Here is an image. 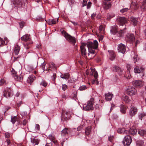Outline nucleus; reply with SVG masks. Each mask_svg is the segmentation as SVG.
Returning <instances> with one entry per match:
<instances>
[{"label":"nucleus","mask_w":146,"mask_h":146,"mask_svg":"<svg viewBox=\"0 0 146 146\" xmlns=\"http://www.w3.org/2000/svg\"><path fill=\"white\" fill-rule=\"evenodd\" d=\"M87 46L90 52L93 54L95 49L97 48L98 46V43L96 40H94V42H88Z\"/></svg>","instance_id":"f257e3e1"},{"label":"nucleus","mask_w":146,"mask_h":146,"mask_svg":"<svg viewBox=\"0 0 146 146\" xmlns=\"http://www.w3.org/2000/svg\"><path fill=\"white\" fill-rule=\"evenodd\" d=\"M21 39L22 40L26 42L24 44L26 48L28 49L29 47H27V46H29L30 44L33 43L31 40L30 36L28 34H26L24 35L21 37Z\"/></svg>","instance_id":"f03ea898"},{"label":"nucleus","mask_w":146,"mask_h":146,"mask_svg":"<svg viewBox=\"0 0 146 146\" xmlns=\"http://www.w3.org/2000/svg\"><path fill=\"white\" fill-rule=\"evenodd\" d=\"M94 103V99L93 98H91L88 102L87 105H84L83 108L84 110H93L94 109L93 105Z\"/></svg>","instance_id":"7ed1b4c3"},{"label":"nucleus","mask_w":146,"mask_h":146,"mask_svg":"<svg viewBox=\"0 0 146 146\" xmlns=\"http://www.w3.org/2000/svg\"><path fill=\"white\" fill-rule=\"evenodd\" d=\"M62 35L66 38L69 41L72 43L73 45H75L76 42L75 38L67 34L64 31H61Z\"/></svg>","instance_id":"20e7f679"},{"label":"nucleus","mask_w":146,"mask_h":146,"mask_svg":"<svg viewBox=\"0 0 146 146\" xmlns=\"http://www.w3.org/2000/svg\"><path fill=\"white\" fill-rule=\"evenodd\" d=\"M11 74L14 77V79L16 80L21 82L22 81L23 78V75L22 74H20V72H19V75L18 76L17 72L13 68L11 71Z\"/></svg>","instance_id":"39448f33"},{"label":"nucleus","mask_w":146,"mask_h":146,"mask_svg":"<svg viewBox=\"0 0 146 146\" xmlns=\"http://www.w3.org/2000/svg\"><path fill=\"white\" fill-rule=\"evenodd\" d=\"M137 91L133 87L129 86L126 90L127 94L131 96L136 94Z\"/></svg>","instance_id":"423d86ee"},{"label":"nucleus","mask_w":146,"mask_h":146,"mask_svg":"<svg viewBox=\"0 0 146 146\" xmlns=\"http://www.w3.org/2000/svg\"><path fill=\"white\" fill-rule=\"evenodd\" d=\"M132 142V139L129 135L125 136L123 141V143L124 146H129Z\"/></svg>","instance_id":"0eeeda50"},{"label":"nucleus","mask_w":146,"mask_h":146,"mask_svg":"<svg viewBox=\"0 0 146 146\" xmlns=\"http://www.w3.org/2000/svg\"><path fill=\"white\" fill-rule=\"evenodd\" d=\"M26 0H14L13 1V4L14 6L13 7H20L23 5V3Z\"/></svg>","instance_id":"6e6552de"},{"label":"nucleus","mask_w":146,"mask_h":146,"mask_svg":"<svg viewBox=\"0 0 146 146\" xmlns=\"http://www.w3.org/2000/svg\"><path fill=\"white\" fill-rule=\"evenodd\" d=\"M117 21L119 25L123 26L127 22V19L125 17H119L117 18Z\"/></svg>","instance_id":"1a4fd4ad"},{"label":"nucleus","mask_w":146,"mask_h":146,"mask_svg":"<svg viewBox=\"0 0 146 146\" xmlns=\"http://www.w3.org/2000/svg\"><path fill=\"white\" fill-rule=\"evenodd\" d=\"M3 96L7 98L10 97L13 95L12 91L9 88L5 89L3 92Z\"/></svg>","instance_id":"9d476101"},{"label":"nucleus","mask_w":146,"mask_h":146,"mask_svg":"<svg viewBox=\"0 0 146 146\" xmlns=\"http://www.w3.org/2000/svg\"><path fill=\"white\" fill-rule=\"evenodd\" d=\"M118 50L119 52L124 54L126 51L125 45L122 43H120L118 45Z\"/></svg>","instance_id":"9b49d317"},{"label":"nucleus","mask_w":146,"mask_h":146,"mask_svg":"<svg viewBox=\"0 0 146 146\" xmlns=\"http://www.w3.org/2000/svg\"><path fill=\"white\" fill-rule=\"evenodd\" d=\"M126 41L128 42H131L135 40V38L133 35L131 33H128L125 37Z\"/></svg>","instance_id":"f8f14e48"},{"label":"nucleus","mask_w":146,"mask_h":146,"mask_svg":"<svg viewBox=\"0 0 146 146\" xmlns=\"http://www.w3.org/2000/svg\"><path fill=\"white\" fill-rule=\"evenodd\" d=\"M132 84L133 86L137 88L141 87L143 85V82L139 80L133 81Z\"/></svg>","instance_id":"ddd939ff"},{"label":"nucleus","mask_w":146,"mask_h":146,"mask_svg":"<svg viewBox=\"0 0 146 146\" xmlns=\"http://www.w3.org/2000/svg\"><path fill=\"white\" fill-rule=\"evenodd\" d=\"M137 109L135 107H132L129 110V115L131 116H133L137 113Z\"/></svg>","instance_id":"4468645a"},{"label":"nucleus","mask_w":146,"mask_h":146,"mask_svg":"<svg viewBox=\"0 0 146 146\" xmlns=\"http://www.w3.org/2000/svg\"><path fill=\"white\" fill-rule=\"evenodd\" d=\"M86 44L84 43H82L81 46L80 47V50L82 56L85 57L86 55V49L85 47Z\"/></svg>","instance_id":"2eb2a0df"},{"label":"nucleus","mask_w":146,"mask_h":146,"mask_svg":"<svg viewBox=\"0 0 146 146\" xmlns=\"http://www.w3.org/2000/svg\"><path fill=\"white\" fill-rule=\"evenodd\" d=\"M65 114L66 116L64 114L62 115V116L61 119L63 121H66L68 120L69 116L70 115V111H67L65 112Z\"/></svg>","instance_id":"dca6fc26"},{"label":"nucleus","mask_w":146,"mask_h":146,"mask_svg":"<svg viewBox=\"0 0 146 146\" xmlns=\"http://www.w3.org/2000/svg\"><path fill=\"white\" fill-rule=\"evenodd\" d=\"M31 142L34 145H38L40 141V140L34 137H32L31 138Z\"/></svg>","instance_id":"f3484780"},{"label":"nucleus","mask_w":146,"mask_h":146,"mask_svg":"<svg viewBox=\"0 0 146 146\" xmlns=\"http://www.w3.org/2000/svg\"><path fill=\"white\" fill-rule=\"evenodd\" d=\"M36 77L35 76L31 74L28 77L27 80V82L30 84H31L33 81L36 79Z\"/></svg>","instance_id":"a211bd4d"},{"label":"nucleus","mask_w":146,"mask_h":146,"mask_svg":"<svg viewBox=\"0 0 146 146\" xmlns=\"http://www.w3.org/2000/svg\"><path fill=\"white\" fill-rule=\"evenodd\" d=\"M26 56L31 58L37 57V55L32 51L28 52L26 55Z\"/></svg>","instance_id":"6ab92c4d"},{"label":"nucleus","mask_w":146,"mask_h":146,"mask_svg":"<svg viewBox=\"0 0 146 146\" xmlns=\"http://www.w3.org/2000/svg\"><path fill=\"white\" fill-rule=\"evenodd\" d=\"M112 70L113 71L118 72L120 74H121L123 71L122 69H121L119 67L117 66H115L113 67Z\"/></svg>","instance_id":"aec40b11"},{"label":"nucleus","mask_w":146,"mask_h":146,"mask_svg":"<svg viewBox=\"0 0 146 146\" xmlns=\"http://www.w3.org/2000/svg\"><path fill=\"white\" fill-rule=\"evenodd\" d=\"M121 99L122 100L126 103H129L131 101L128 96L125 95H124L122 96Z\"/></svg>","instance_id":"412c9836"},{"label":"nucleus","mask_w":146,"mask_h":146,"mask_svg":"<svg viewBox=\"0 0 146 146\" xmlns=\"http://www.w3.org/2000/svg\"><path fill=\"white\" fill-rule=\"evenodd\" d=\"M117 132L120 134H127L128 130H125V128H117Z\"/></svg>","instance_id":"4be33fe9"},{"label":"nucleus","mask_w":146,"mask_h":146,"mask_svg":"<svg viewBox=\"0 0 146 146\" xmlns=\"http://www.w3.org/2000/svg\"><path fill=\"white\" fill-rule=\"evenodd\" d=\"M131 23L134 26L137 25L138 23V18L134 17H131L130 19Z\"/></svg>","instance_id":"5701e85b"},{"label":"nucleus","mask_w":146,"mask_h":146,"mask_svg":"<svg viewBox=\"0 0 146 146\" xmlns=\"http://www.w3.org/2000/svg\"><path fill=\"white\" fill-rule=\"evenodd\" d=\"M110 5V0H104V7L106 9H109Z\"/></svg>","instance_id":"b1692460"},{"label":"nucleus","mask_w":146,"mask_h":146,"mask_svg":"<svg viewBox=\"0 0 146 146\" xmlns=\"http://www.w3.org/2000/svg\"><path fill=\"white\" fill-rule=\"evenodd\" d=\"M117 26H114L111 27L110 31L113 35H115L117 31Z\"/></svg>","instance_id":"393cba45"},{"label":"nucleus","mask_w":146,"mask_h":146,"mask_svg":"<svg viewBox=\"0 0 146 146\" xmlns=\"http://www.w3.org/2000/svg\"><path fill=\"white\" fill-rule=\"evenodd\" d=\"M137 132V130L136 128H130L129 131H128V133H129L130 134L134 135H135Z\"/></svg>","instance_id":"a878e982"},{"label":"nucleus","mask_w":146,"mask_h":146,"mask_svg":"<svg viewBox=\"0 0 146 146\" xmlns=\"http://www.w3.org/2000/svg\"><path fill=\"white\" fill-rule=\"evenodd\" d=\"M143 70V68H140L138 66H136L134 69V71L135 73H139Z\"/></svg>","instance_id":"bb28decb"},{"label":"nucleus","mask_w":146,"mask_h":146,"mask_svg":"<svg viewBox=\"0 0 146 146\" xmlns=\"http://www.w3.org/2000/svg\"><path fill=\"white\" fill-rule=\"evenodd\" d=\"M20 48L19 46L18 45H16L15 47L13 53H14L15 55H17L19 52Z\"/></svg>","instance_id":"cd10ccee"},{"label":"nucleus","mask_w":146,"mask_h":146,"mask_svg":"<svg viewBox=\"0 0 146 146\" xmlns=\"http://www.w3.org/2000/svg\"><path fill=\"white\" fill-rule=\"evenodd\" d=\"M115 52L113 50H110V60H113L115 59Z\"/></svg>","instance_id":"c85d7f7f"},{"label":"nucleus","mask_w":146,"mask_h":146,"mask_svg":"<svg viewBox=\"0 0 146 146\" xmlns=\"http://www.w3.org/2000/svg\"><path fill=\"white\" fill-rule=\"evenodd\" d=\"M138 133L140 135L143 136L146 133V130L142 128H140L139 130Z\"/></svg>","instance_id":"c756f323"},{"label":"nucleus","mask_w":146,"mask_h":146,"mask_svg":"<svg viewBox=\"0 0 146 146\" xmlns=\"http://www.w3.org/2000/svg\"><path fill=\"white\" fill-rule=\"evenodd\" d=\"M120 108L121 112L123 113H125L126 108L124 105H121L120 106Z\"/></svg>","instance_id":"7c9ffc66"},{"label":"nucleus","mask_w":146,"mask_h":146,"mask_svg":"<svg viewBox=\"0 0 146 146\" xmlns=\"http://www.w3.org/2000/svg\"><path fill=\"white\" fill-rule=\"evenodd\" d=\"M144 142L141 140H139L136 141L137 146H142L143 145Z\"/></svg>","instance_id":"2f4dec72"},{"label":"nucleus","mask_w":146,"mask_h":146,"mask_svg":"<svg viewBox=\"0 0 146 146\" xmlns=\"http://www.w3.org/2000/svg\"><path fill=\"white\" fill-rule=\"evenodd\" d=\"M68 128H64L61 131V134L62 136H64L68 133Z\"/></svg>","instance_id":"473e14b6"},{"label":"nucleus","mask_w":146,"mask_h":146,"mask_svg":"<svg viewBox=\"0 0 146 146\" xmlns=\"http://www.w3.org/2000/svg\"><path fill=\"white\" fill-rule=\"evenodd\" d=\"M69 77V74L68 73H65L64 75H61L60 77L63 79H68Z\"/></svg>","instance_id":"72a5a7b5"},{"label":"nucleus","mask_w":146,"mask_h":146,"mask_svg":"<svg viewBox=\"0 0 146 146\" xmlns=\"http://www.w3.org/2000/svg\"><path fill=\"white\" fill-rule=\"evenodd\" d=\"M100 32L102 33H104L105 30V26L103 25H100L99 28Z\"/></svg>","instance_id":"f704fd0d"},{"label":"nucleus","mask_w":146,"mask_h":146,"mask_svg":"<svg viewBox=\"0 0 146 146\" xmlns=\"http://www.w3.org/2000/svg\"><path fill=\"white\" fill-rule=\"evenodd\" d=\"M92 53L90 52L89 51V53L88 54V56H89L90 59H91L93 58L95 56V51H94L93 54Z\"/></svg>","instance_id":"c9c22d12"},{"label":"nucleus","mask_w":146,"mask_h":146,"mask_svg":"<svg viewBox=\"0 0 146 146\" xmlns=\"http://www.w3.org/2000/svg\"><path fill=\"white\" fill-rule=\"evenodd\" d=\"M91 130V128H86L85 132L86 135H88L90 133Z\"/></svg>","instance_id":"e433bc0d"},{"label":"nucleus","mask_w":146,"mask_h":146,"mask_svg":"<svg viewBox=\"0 0 146 146\" xmlns=\"http://www.w3.org/2000/svg\"><path fill=\"white\" fill-rule=\"evenodd\" d=\"M5 41L7 42L6 40V39L5 38L4 40L0 37V46L3 44H6Z\"/></svg>","instance_id":"4c0bfd02"},{"label":"nucleus","mask_w":146,"mask_h":146,"mask_svg":"<svg viewBox=\"0 0 146 146\" xmlns=\"http://www.w3.org/2000/svg\"><path fill=\"white\" fill-rule=\"evenodd\" d=\"M145 115V114L143 112L140 113L139 115V119L141 120H142V118L143 117H144Z\"/></svg>","instance_id":"58836bf2"},{"label":"nucleus","mask_w":146,"mask_h":146,"mask_svg":"<svg viewBox=\"0 0 146 146\" xmlns=\"http://www.w3.org/2000/svg\"><path fill=\"white\" fill-rule=\"evenodd\" d=\"M46 64V63L44 61V62L41 65V67L43 70H47V68H45V66Z\"/></svg>","instance_id":"ea45409f"},{"label":"nucleus","mask_w":146,"mask_h":146,"mask_svg":"<svg viewBox=\"0 0 146 146\" xmlns=\"http://www.w3.org/2000/svg\"><path fill=\"white\" fill-rule=\"evenodd\" d=\"M11 121L13 124H14L17 120V117L16 116H14L11 117Z\"/></svg>","instance_id":"a19ab883"},{"label":"nucleus","mask_w":146,"mask_h":146,"mask_svg":"<svg viewBox=\"0 0 146 146\" xmlns=\"http://www.w3.org/2000/svg\"><path fill=\"white\" fill-rule=\"evenodd\" d=\"M40 85H42L43 86L45 87L47 85V83L45 81L42 80L40 83Z\"/></svg>","instance_id":"79ce46f5"},{"label":"nucleus","mask_w":146,"mask_h":146,"mask_svg":"<svg viewBox=\"0 0 146 146\" xmlns=\"http://www.w3.org/2000/svg\"><path fill=\"white\" fill-rule=\"evenodd\" d=\"M87 87L85 85H83L80 87L79 89L80 91L86 89Z\"/></svg>","instance_id":"37998d69"},{"label":"nucleus","mask_w":146,"mask_h":146,"mask_svg":"<svg viewBox=\"0 0 146 146\" xmlns=\"http://www.w3.org/2000/svg\"><path fill=\"white\" fill-rule=\"evenodd\" d=\"M133 53L135 55L133 58L134 60L135 61H134V63H135L136 61H137L138 56L137 54L135 53L134 52H133Z\"/></svg>","instance_id":"c03bdc74"},{"label":"nucleus","mask_w":146,"mask_h":146,"mask_svg":"<svg viewBox=\"0 0 146 146\" xmlns=\"http://www.w3.org/2000/svg\"><path fill=\"white\" fill-rule=\"evenodd\" d=\"M5 146H7L9 145L11 143L10 140L9 139H7L6 141H5Z\"/></svg>","instance_id":"a18cd8bd"},{"label":"nucleus","mask_w":146,"mask_h":146,"mask_svg":"<svg viewBox=\"0 0 146 146\" xmlns=\"http://www.w3.org/2000/svg\"><path fill=\"white\" fill-rule=\"evenodd\" d=\"M109 97H110V93H108L106 94L105 95V99L107 101H109Z\"/></svg>","instance_id":"49530a36"},{"label":"nucleus","mask_w":146,"mask_h":146,"mask_svg":"<svg viewBox=\"0 0 146 146\" xmlns=\"http://www.w3.org/2000/svg\"><path fill=\"white\" fill-rule=\"evenodd\" d=\"M31 67H30L29 68V71L30 72H31V73H33L35 74H36V72L35 70H34V68H31Z\"/></svg>","instance_id":"de8ad7c7"},{"label":"nucleus","mask_w":146,"mask_h":146,"mask_svg":"<svg viewBox=\"0 0 146 146\" xmlns=\"http://www.w3.org/2000/svg\"><path fill=\"white\" fill-rule=\"evenodd\" d=\"M87 124V122L84 123L83 121H82L81 123V125L78 127V128H82L85 127V125Z\"/></svg>","instance_id":"09e8293b"},{"label":"nucleus","mask_w":146,"mask_h":146,"mask_svg":"<svg viewBox=\"0 0 146 146\" xmlns=\"http://www.w3.org/2000/svg\"><path fill=\"white\" fill-rule=\"evenodd\" d=\"M55 64L53 62H51L49 64V67L50 68H55Z\"/></svg>","instance_id":"8fccbe9b"},{"label":"nucleus","mask_w":146,"mask_h":146,"mask_svg":"<svg viewBox=\"0 0 146 146\" xmlns=\"http://www.w3.org/2000/svg\"><path fill=\"white\" fill-rule=\"evenodd\" d=\"M132 4L133 5H134L136 9H137L138 7H139V5L137 3V2L136 1V2H133V1H132Z\"/></svg>","instance_id":"3c124183"},{"label":"nucleus","mask_w":146,"mask_h":146,"mask_svg":"<svg viewBox=\"0 0 146 146\" xmlns=\"http://www.w3.org/2000/svg\"><path fill=\"white\" fill-rule=\"evenodd\" d=\"M116 107L115 105L113 103L111 104V107L110 108V112L113 110Z\"/></svg>","instance_id":"603ef678"},{"label":"nucleus","mask_w":146,"mask_h":146,"mask_svg":"<svg viewBox=\"0 0 146 146\" xmlns=\"http://www.w3.org/2000/svg\"><path fill=\"white\" fill-rule=\"evenodd\" d=\"M114 137L112 136H110V142H111V143L112 144H114Z\"/></svg>","instance_id":"864d4df0"},{"label":"nucleus","mask_w":146,"mask_h":146,"mask_svg":"<svg viewBox=\"0 0 146 146\" xmlns=\"http://www.w3.org/2000/svg\"><path fill=\"white\" fill-rule=\"evenodd\" d=\"M92 75H94L95 79H96V80L98 77V74L97 72L96 71V72L93 73V74Z\"/></svg>","instance_id":"5fc2aeb1"},{"label":"nucleus","mask_w":146,"mask_h":146,"mask_svg":"<svg viewBox=\"0 0 146 146\" xmlns=\"http://www.w3.org/2000/svg\"><path fill=\"white\" fill-rule=\"evenodd\" d=\"M128 10V8H125L123 9L120 10V11L121 13H123L124 12L127 11Z\"/></svg>","instance_id":"6e6d98bb"},{"label":"nucleus","mask_w":146,"mask_h":146,"mask_svg":"<svg viewBox=\"0 0 146 146\" xmlns=\"http://www.w3.org/2000/svg\"><path fill=\"white\" fill-rule=\"evenodd\" d=\"M67 88V86L66 84H63L62 85V89L63 90L65 91Z\"/></svg>","instance_id":"4d7b16f0"},{"label":"nucleus","mask_w":146,"mask_h":146,"mask_svg":"<svg viewBox=\"0 0 146 146\" xmlns=\"http://www.w3.org/2000/svg\"><path fill=\"white\" fill-rule=\"evenodd\" d=\"M25 23L23 22H21L19 23V24L21 28H22L23 27Z\"/></svg>","instance_id":"13d9d810"},{"label":"nucleus","mask_w":146,"mask_h":146,"mask_svg":"<svg viewBox=\"0 0 146 146\" xmlns=\"http://www.w3.org/2000/svg\"><path fill=\"white\" fill-rule=\"evenodd\" d=\"M52 24H54L56 23V22H58V19H53L51 20Z\"/></svg>","instance_id":"bf43d9fd"},{"label":"nucleus","mask_w":146,"mask_h":146,"mask_svg":"<svg viewBox=\"0 0 146 146\" xmlns=\"http://www.w3.org/2000/svg\"><path fill=\"white\" fill-rule=\"evenodd\" d=\"M5 82V81L4 79H1L0 81V85H3Z\"/></svg>","instance_id":"052dcab7"},{"label":"nucleus","mask_w":146,"mask_h":146,"mask_svg":"<svg viewBox=\"0 0 146 146\" xmlns=\"http://www.w3.org/2000/svg\"><path fill=\"white\" fill-rule=\"evenodd\" d=\"M83 2L82 3V7H83L84 6H86V4L87 3V1L88 0H83Z\"/></svg>","instance_id":"680f3d73"},{"label":"nucleus","mask_w":146,"mask_h":146,"mask_svg":"<svg viewBox=\"0 0 146 146\" xmlns=\"http://www.w3.org/2000/svg\"><path fill=\"white\" fill-rule=\"evenodd\" d=\"M51 141L54 144H56L57 143V141L55 139L54 137L51 140Z\"/></svg>","instance_id":"e2e57ef3"},{"label":"nucleus","mask_w":146,"mask_h":146,"mask_svg":"<svg viewBox=\"0 0 146 146\" xmlns=\"http://www.w3.org/2000/svg\"><path fill=\"white\" fill-rule=\"evenodd\" d=\"M48 137L51 140L54 138V136L53 135L50 134L48 135Z\"/></svg>","instance_id":"0e129e2a"},{"label":"nucleus","mask_w":146,"mask_h":146,"mask_svg":"<svg viewBox=\"0 0 146 146\" xmlns=\"http://www.w3.org/2000/svg\"><path fill=\"white\" fill-rule=\"evenodd\" d=\"M56 74H53V76H52V80H53L54 81L56 78Z\"/></svg>","instance_id":"69168bd1"},{"label":"nucleus","mask_w":146,"mask_h":146,"mask_svg":"<svg viewBox=\"0 0 146 146\" xmlns=\"http://www.w3.org/2000/svg\"><path fill=\"white\" fill-rule=\"evenodd\" d=\"M91 4L92 3L90 2H88L87 5V9H89L90 8L91 6Z\"/></svg>","instance_id":"338daca9"},{"label":"nucleus","mask_w":146,"mask_h":146,"mask_svg":"<svg viewBox=\"0 0 146 146\" xmlns=\"http://www.w3.org/2000/svg\"><path fill=\"white\" fill-rule=\"evenodd\" d=\"M5 110H4V113H5L7 111L10 109V107H4Z\"/></svg>","instance_id":"774afa93"}]
</instances>
